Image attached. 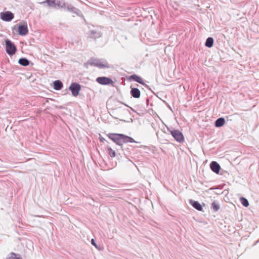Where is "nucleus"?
I'll use <instances>...</instances> for the list:
<instances>
[{"label":"nucleus","mask_w":259,"mask_h":259,"mask_svg":"<svg viewBox=\"0 0 259 259\" xmlns=\"http://www.w3.org/2000/svg\"><path fill=\"white\" fill-rule=\"evenodd\" d=\"M107 137L117 145L122 146L123 143H137L132 138L121 134L109 133Z\"/></svg>","instance_id":"1"},{"label":"nucleus","mask_w":259,"mask_h":259,"mask_svg":"<svg viewBox=\"0 0 259 259\" xmlns=\"http://www.w3.org/2000/svg\"><path fill=\"white\" fill-rule=\"evenodd\" d=\"M6 50L8 54L10 56L13 55L17 51V48L13 42L7 39L5 40Z\"/></svg>","instance_id":"2"},{"label":"nucleus","mask_w":259,"mask_h":259,"mask_svg":"<svg viewBox=\"0 0 259 259\" xmlns=\"http://www.w3.org/2000/svg\"><path fill=\"white\" fill-rule=\"evenodd\" d=\"M89 63L91 65H94L95 66H97L100 68H109L110 65L108 64V63L105 61L104 62H102L101 60L99 59H91Z\"/></svg>","instance_id":"3"},{"label":"nucleus","mask_w":259,"mask_h":259,"mask_svg":"<svg viewBox=\"0 0 259 259\" xmlns=\"http://www.w3.org/2000/svg\"><path fill=\"white\" fill-rule=\"evenodd\" d=\"M1 19L4 21L9 22L11 21L14 17V14L11 11H6L2 12L0 14Z\"/></svg>","instance_id":"4"},{"label":"nucleus","mask_w":259,"mask_h":259,"mask_svg":"<svg viewBox=\"0 0 259 259\" xmlns=\"http://www.w3.org/2000/svg\"><path fill=\"white\" fill-rule=\"evenodd\" d=\"M80 89L81 85L76 82L72 83L69 88V89L71 91L72 95L74 97L78 95Z\"/></svg>","instance_id":"5"},{"label":"nucleus","mask_w":259,"mask_h":259,"mask_svg":"<svg viewBox=\"0 0 259 259\" xmlns=\"http://www.w3.org/2000/svg\"><path fill=\"white\" fill-rule=\"evenodd\" d=\"M172 137L176 141L179 142H183L184 141V137L183 134L178 130H173L170 131Z\"/></svg>","instance_id":"6"},{"label":"nucleus","mask_w":259,"mask_h":259,"mask_svg":"<svg viewBox=\"0 0 259 259\" xmlns=\"http://www.w3.org/2000/svg\"><path fill=\"white\" fill-rule=\"evenodd\" d=\"M88 38L96 40L97 38L101 37V32L96 30H91L87 33Z\"/></svg>","instance_id":"7"},{"label":"nucleus","mask_w":259,"mask_h":259,"mask_svg":"<svg viewBox=\"0 0 259 259\" xmlns=\"http://www.w3.org/2000/svg\"><path fill=\"white\" fill-rule=\"evenodd\" d=\"M97 81L103 85H108L112 84L113 82L110 78L107 77H99L96 79Z\"/></svg>","instance_id":"8"},{"label":"nucleus","mask_w":259,"mask_h":259,"mask_svg":"<svg viewBox=\"0 0 259 259\" xmlns=\"http://www.w3.org/2000/svg\"><path fill=\"white\" fill-rule=\"evenodd\" d=\"M18 33L20 35L22 36L25 35L28 33V29L26 23L25 24L19 26Z\"/></svg>","instance_id":"9"},{"label":"nucleus","mask_w":259,"mask_h":259,"mask_svg":"<svg viewBox=\"0 0 259 259\" xmlns=\"http://www.w3.org/2000/svg\"><path fill=\"white\" fill-rule=\"evenodd\" d=\"M65 8H66L68 11L71 12L77 16H80L81 14V12L79 9L74 7L73 6L69 4H67Z\"/></svg>","instance_id":"10"},{"label":"nucleus","mask_w":259,"mask_h":259,"mask_svg":"<svg viewBox=\"0 0 259 259\" xmlns=\"http://www.w3.org/2000/svg\"><path fill=\"white\" fill-rule=\"evenodd\" d=\"M221 169L220 165L215 161L211 162V170L218 174Z\"/></svg>","instance_id":"11"},{"label":"nucleus","mask_w":259,"mask_h":259,"mask_svg":"<svg viewBox=\"0 0 259 259\" xmlns=\"http://www.w3.org/2000/svg\"><path fill=\"white\" fill-rule=\"evenodd\" d=\"M18 63L23 66H27L29 65L30 61L26 58H21L19 60Z\"/></svg>","instance_id":"12"},{"label":"nucleus","mask_w":259,"mask_h":259,"mask_svg":"<svg viewBox=\"0 0 259 259\" xmlns=\"http://www.w3.org/2000/svg\"><path fill=\"white\" fill-rule=\"evenodd\" d=\"M56 0H46L43 2L44 4H47V6L56 9Z\"/></svg>","instance_id":"13"},{"label":"nucleus","mask_w":259,"mask_h":259,"mask_svg":"<svg viewBox=\"0 0 259 259\" xmlns=\"http://www.w3.org/2000/svg\"><path fill=\"white\" fill-rule=\"evenodd\" d=\"M62 87L63 83L60 80H57L54 82V88L56 90H60Z\"/></svg>","instance_id":"14"},{"label":"nucleus","mask_w":259,"mask_h":259,"mask_svg":"<svg viewBox=\"0 0 259 259\" xmlns=\"http://www.w3.org/2000/svg\"><path fill=\"white\" fill-rule=\"evenodd\" d=\"M131 94L133 97H140V91L137 88L132 89Z\"/></svg>","instance_id":"15"},{"label":"nucleus","mask_w":259,"mask_h":259,"mask_svg":"<svg viewBox=\"0 0 259 259\" xmlns=\"http://www.w3.org/2000/svg\"><path fill=\"white\" fill-rule=\"evenodd\" d=\"M190 204L196 209L198 210H202V206L201 204L197 201H195L193 200H190Z\"/></svg>","instance_id":"16"},{"label":"nucleus","mask_w":259,"mask_h":259,"mask_svg":"<svg viewBox=\"0 0 259 259\" xmlns=\"http://www.w3.org/2000/svg\"><path fill=\"white\" fill-rule=\"evenodd\" d=\"M225 122V120L224 118L221 117L218 119L215 122V125L217 127H221L222 126Z\"/></svg>","instance_id":"17"},{"label":"nucleus","mask_w":259,"mask_h":259,"mask_svg":"<svg viewBox=\"0 0 259 259\" xmlns=\"http://www.w3.org/2000/svg\"><path fill=\"white\" fill-rule=\"evenodd\" d=\"M67 3H65L63 2L60 1L59 0H56V9L57 8H65L66 7V5Z\"/></svg>","instance_id":"18"},{"label":"nucleus","mask_w":259,"mask_h":259,"mask_svg":"<svg viewBox=\"0 0 259 259\" xmlns=\"http://www.w3.org/2000/svg\"><path fill=\"white\" fill-rule=\"evenodd\" d=\"M130 78L133 79L135 81L140 83L141 84H144L143 79L137 75H133L130 76Z\"/></svg>","instance_id":"19"},{"label":"nucleus","mask_w":259,"mask_h":259,"mask_svg":"<svg viewBox=\"0 0 259 259\" xmlns=\"http://www.w3.org/2000/svg\"><path fill=\"white\" fill-rule=\"evenodd\" d=\"M108 154L111 157H114L116 156L115 151L111 148H109L107 149Z\"/></svg>","instance_id":"20"},{"label":"nucleus","mask_w":259,"mask_h":259,"mask_svg":"<svg viewBox=\"0 0 259 259\" xmlns=\"http://www.w3.org/2000/svg\"><path fill=\"white\" fill-rule=\"evenodd\" d=\"M240 201H241L242 204L245 207H247L249 205V203H248V200L244 197H241L240 198Z\"/></svg>","instance_id":"21"},{"label":"nucleus","mask_w":259,"mask_h":259,"mask_svg":"<svg viewBox=\"0 0 259 259\" xmlns=\"http://www.w3.org/2000/svg\"><path fill=\"white\" fill-rule=\"evenodd\" d=\"M211 205L214 211H217L220 209V205L216 202H213Z\"/></svg>","instance_id":"22"},{"label":"nucleus","mask_w":259,"mask_h":259,"mask_svg":"<svg viewBox=\"0 0 259 259\" xmlns=\"http://www.w3.org/2000/svg\"><path fill=\"white\" fill-rule=\"evenodd\" d=\"M205 46L208 48H210V37H208L206 41Z\"/></svg>","instance_id":"23"},{"label":"nucleus","mask_w":259,"mask_h":259,"mask_svg":"<svg viewBox=\"0 0 259 259\" xmlns=\"http://www.w3.org/2000/svg\"><path fill=\"white\" fill-rule=\"evenodd\" d=\"M11 255H12V256H11L12 258H15L16 259H22L20 257H17V254L15 253L12 252L11 253Z\"/></svg>","instance_id":"24"},{"label":"nucleus","mask_w":259,"mask_h":259,"mask_svg":"<svg viewBox=\"0 0 259 259\" xmlns=\"http://www.w3.org/2000/svg\"><path fill=\"white\" fill-rule=\"evenodd\" d=\"M91 243H92V244L94 246H95L96 247H97V245H96V243H95V240H94V239H92V240H91Z\"/></svg>","instance_id":"25"},{"label":"nucleus","mask_w":259,"mask_h":259,"mask_svg":"<svg viewBox=\"0 0 259 259\" xmlns=\"http://www.w3.org/2000/svg\"><path fill=\"white\" fill-rule=\"evenodd\" d=\"M100 141H102V142H104L105 141V139L103 138H100Z\"/></svg>","instance_id":"26"},{"label":"nucleus","mask_w":259,"mask_h":259,"mask_svg":"<svg viewBox=\"0 0 259 259\" xmlns=\"http://www.w3.org/2000/svg\"><path fill=\"white\" fill-rule=\"evenodd\" d=\"M213 38L211 37V47L213 46Z\"/></svg>","instance_id":"27"}]
</instances>
